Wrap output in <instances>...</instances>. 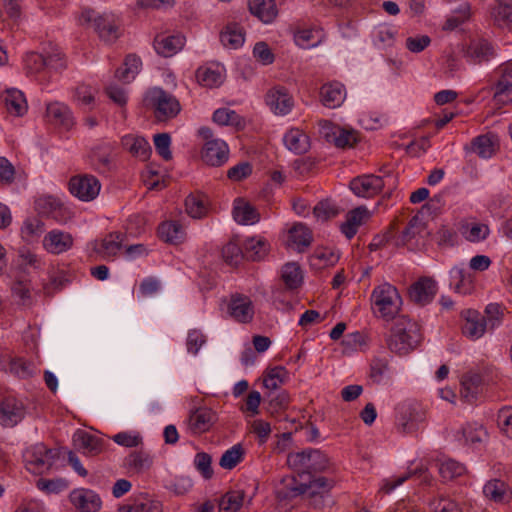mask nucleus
<instances>
[{"instance_id":"obj_19","label":"nucleus","mask_w":512,"mask_h":512,"mask_svg":"<svg viewBox=\"0 0 512 512\" xmlns=\"http://www.w3.org/2000/svg\"><path fill=\"white\" fill-rule=\"evenodd\" d=\"M185 44V37L176 35H157L154 39L156 52L163 57H171L179 52Z\"/></svg>"},{"instance_id":"obj_31","label":"nucleus","mask_w":512,"mask_h":512,"mask_svg":"<svg viewBox=\"0 0 512 512\" xmlns=\"http://www.w3.org/2000/svg\"><path fill=\"white\" fill-rule=\"evenodd\" d=\"M285 146L293 153L300 155L310 148L309 137L301 130L293 128L284 136Z\"/></svg>"},{"instance_id":"obj_47","label":"nucleus","mask_w":512,"mask_h":512,"mask_svg":"<svg viewBox=\"0 0 512 512\" xmlns=\"http://www.w3.org/2000/svg\"><path fill=\"white\" fill-rule=\"evenodd\" d=\"M185 208L189 216L200 219L207 214L204 196L191 194L185 199Z\"/></svg>"},{"instance_id":"obj_53","label":"nucleus","mask_w":512,"mask_h":512,"mask_svg":"<svg viewBox=\"0 0 512 512\" xmlns=\"http://www.w3.org/2000/svg\"><path fill=\"white\" fill-rule=\"evenodd\" d=\"M464 472L465 466L453 459H448L442 462L439 466V473L446 481L453 480L454 478L463 475Z\"/></svg>"},{"instance_id":"obj_29","label":"nucleus","mask_w":512,"mask_h":512,"mask_svg":"<svg viewBox=\"0 0 512 512\" xmlns=\"http://www.w3.org/2000/svg\"><path fill=\"white\" fill-rule=\"evenodd\" d=\"M233 217L239 224L252 225L259 221L260 214L250 203L238 198L235 200Z\"/></svg>"},{"instance_id":"obj_58","label":"nucleus","mask_w":512,"mask_h":512,"mask_svg":"<svg viewBox=\"0 0 512 512\" xmlns=\"http://www.w3.org/2000/svg\"><path fill=\"white\" fill-rule=\"evenodd\" d=\"M69 282L65 272L55 271L50 274L49 282L44 284L43 290L46 295H53L55 292L62 290Z\"/></svg>"},{"instance_id":"obj_37","label":"nucleus","mask_w":512,"mask_h":512,"mask_svg":"<svg viewBox=\"0 0 512 512\" xmlns=\"http://www.w3.org/2000/svg\"><path fill=\"white\" fill-rule=\"evenodd\" d=\"M4 102L9 113L22 116L27 111L24 94L17 89H8L5 92Z\"/></svg>"},{"instance_id":"obj_52","label":"nucleus","mask_w":512,"mask_h":512,"mask_svg":"<svg viewBox=\"0 0 512 512\" xmlns=\"http://www.w3.org/2000/svg\"><path fill=\"white\" fill-rule=\"evenodd\" d=\"M398 229V218H395L387 228V230L381 234L376 235L372 242L369 244V249L371 251H376L382 247H384L388 243H392L394 245V236L395 231Z\"/></svg>"},{"instance_id":"obj_1","label":"nucleus","mask_w":512,"mask_h":512,"mask_svg":"<svg viewBox=\"0 0 512 512\" xmlns=\"http://www.w3.org/2000/svg\"><path fill=\"white\" fill-rule=\"evenodd\" d=\"M421 339L419 325L406 316H399L386 342L391 352L406 355L418 346Z\"/></svg>"},{"instance_id":"obj_40","label":"nucleus","mask_w":512,"mask_h":512,"mask_svg":"<svg viewBox=\"0 0 512 512\" xmlns=\"http://www.w3.org/2000/svg\"><path fill=\"white\" fill-rule=\"evenodd\" d=\"M212 119L219 125L233 126L238 130H242L245 127L243 117L237 114L234 110H230L228 108H219L215 110Z\"/></svg>"},{"instance_id":"obj_59","label":"nucleus","mask_w":512,"mask_h":512,"mask_svg":"<svg viewBox=\"0 0 512 512\" xmlns=\"http://www.w3.org/2000/svg\"><path fill=\"white\" fill-rule=\"evenodd\" d=\"M286 375L287 371L284 367H274L267 372L263 384L269 390H276L284 382Z\"/></svg>"},{"instance_id":"obj_15","label":"nucleus","mask_w":512,"mask_h":512,"mask_svg":"<svg viewBox=\"0 0 512 512\" xmlns=\"http://www.w3.org/2000/svg\"><path fill=\"white\" fill-rule=\"evenodd\" d=\"M25 416V407L15 397H5L0 403V424L3 427H14Z\"/></svg>"},{"instance_id":"obj_35","label":"nucleus","mask_w":512,"mask_h":512,"mask_svg":"<svg viewBox=\"0 0 512 512\" xmlns=\"http://www.w3.org/2000/svg\"><path fill=\"white\" fill-rule=\"evenodd\" d=\"M126 466L135 473H143L150 469L153 464L152 456L143 450L131 452L125 458Z\"/></svg>"},{"instance_id":"obj_61","label":"nucleus","mask_w":512,"mask_h":512,"mask_svg":"<svg viewBox=\"0 0 512 512\" xmlns=\"http://www.w3.org/2000/svg\"><path fill=\"white\" fill-rule=\"evenodd\" d=\"M212 457L206 452H199L195 455L194 465L197 471L205 478L211 479L213 477Z\"/></svg>"},{"instance_id":"obj_50","label":"nucleus","mask_w":512,"mask_h":512,"mask_svg":"<svg viewBox=\"0 0 512 512\" xmlns=\"http://www.w3.org/2000/svg\"><path fill=\"white\" fill-rule=\"evenodd\" d=\"M243 456V447L240 444H236L223 453L220 458L219 465L224 469L231 470L241 462Z\"/></svg>"},{"instance_id":"obj_11","label":"nucleus","mask_w":512,"mask_h":512,"mask_svg":"<svg viewBox=\"0 0 512 512\" xmlns=\"http://www.w3.org/2000/svg\"><path fill=\"white\" fill-rule=\"evenodd\" d=\"M462 52L468 62L476 65L487 62L494 56L492 44L484 38L471 39Z\"/></svg>"},{"instance_id":"obj_28","label":"nucleus","mask_w":512,"mask_h":512,"mask_svg":"<svg viewBox=\"0 0 512 512\" xmlns=\"http://www.w3.org/2000/svg\"><path fill=\"white\" fill-rule=\"evenodd\" d=\"M483 493L486 498L495 503H508L511 499V491L508 485L499 479L488 481L483 487Z\"/></svg>"},{"instance_id":"obj_9","label":"nucleus","mask_w":512,"mask_h":512,"mask_svg":"<svg viewBox=\"0 0 512 512\" xmlns=\"http://www.w3.org/2000/svg\"><path fill=\"white\" fill-rule=\"evenodd\" d=\"M426 420L425 410L417 404L402 405L399 408L398 427L402 433L411 434Z\"/></svg>"},{"instance_id":"obj_55","label":"nucleus","mask_w":512,"mask_h":512,"mask_svg":"<svg viewBox=\"0 0 512 512\" xmlns=\"http://www.w3.org/2000/svg\"><path fill=\"white\" fill-rule=\"evenodd\" d=\"M196 79L202 86L213 87L221 83V74L218 70L200 67L196 71Z\"/></svg>"},{"instance_id":"obj_4","label":"nucleus","mask_w":512,"mask_h":512,"mask_svg":"<svg viewBox=\"0 0 512 512\" xmlns=\"http://www.w3.org/2000/svg\"><path fill=\"white\" fill-rule=\"evenodd\" d=\"M372 300L377 311L386 321L393 320L402 303L398 290L389 283L377 286L372 293Z\"/></svg>"},{"instance_id":"obj_18","label":"nucleus","mask_w":512,"mask_h":512,"mask_svg":"<svg viewBox=\"0 0 512 512\" xmlns=\"http://www.w3.org/2000/svg\"><path fill=\"white\" fill-rule=\"evenodd\" d=\"M228 313L240 323H249L254 315L253 303L248 296L238 293L233 294L228 304Z\"/></svg>"},{"instance_id":"obj_45","label":"nucleus","mask_w":512,"mask_h":512,"mask_svg":"<svg viewBox=\"0 0 512 512\" xmlns=\"http://www.w3.org/2000/svg\"><path fill=\"white\" fill-rule=\"evenodd\" d=\"M342 210L330 199L319 201L313 208L314 216L321 221L335 218Z\"/></svg>"},{"instance_id":"obj_12","label":"nucleus","mask_w":512,"mask_h":512,"mask_svg":"<svg viewBox=\"0 0 512 512\" xmlns=\"http://www.w3.org/2000/svg\"><path fill=\"white\" fill-rule=\"evenodd\" d=\"M69 500L79 512H98L102 506L100 496L95 491L86 488L72 490Z\"/></svg>"},{"instance_id":"obj_21","label":"nucleus","mask_w":512,"mask_h":512,"mask_svg":"<svg viewBox=\"0 0 512 512\" xmlns=\"http://www.w3.org/2000/svg\"><path fill=\"white\" fill-rule=\"evenodd\" d=\"M73 245L71 234L59 230L50 231L43 239L44 248L53 254L69 250Z\"/></svg>"},{"instance_id":"obj_39","label":"nucleus","mask_w":512,"mask_h":512,"mask_svg":"<svg viewBox=\"0 0 512 512\" xmlns=\"http://www.w3.org/2000/svg\"><path fill=\"white\" fill-rule=\"evenodd\" d=\"M493 135H480L471 142V151L475 152L479 157L487 159L492 157L496 152V142Z\"/></svg>"},{"instance_id":"obj_49","label":"nucleus","mask_w":512,"mask_h":512,"mask_svg":"<svg viewBox=\"0 0 512 512\" xmlns=\"http://www.w3.org/2000/svg\"><path fill=\"white\" fill-rule=\"evenodd\" d=\"M289 240L297 246L308 247L312 242V233L305 225L297 223L289 230Z\"/></svg>"},{"instance_id":"obj_2","label":"nucleus","mask_w":512,"mask_h":512,"mask_svg":"<svg viewBox=\"0 0 512 512\" xmlns=\"http://www.w3.org/2000/svg\"><path fill=\"white\" fill-rule=\"evenodd\" d=\"M145 105L153 110L154 117L159 122L175 118L181 111L178 99L162 88L148 90L144 98Z\"/></svg>"},{"instance_id":"obj_23","label":"nucleus","mask_w":512,"mask_h":512,"mask_svg":"<svg viewBox=\"0 0 512 512\" xmlns=\"http://www.w3.org/2000/svg\"><path fill=\"white\" fill-rule=\"evenodd\" d=\"M482 376L478 373H467L461 380V399L469 404L474 403L481 393Z\"/></svg>"},{"instance_id":"obj_5","label":"nucleus","mask_w":512,"mask_h":512,"mask_svg":"<svg viewBox=\"0 0 512 512\" xmlns=\"http://www.w3.org/2000/svg\"><path fill=\"white\" fill-rule=\"evenodd\" d=\"M23 458L29 471L42 474L50 470L58 458V453L43 443H36L24 451Z\"/></svg>"},{"instance_id":"obj_26","label":"nucleus","mask_w":512,"mask_h":512,"mask_svg":"<svg viewBox=\"0 0 512 512\" xmlns=\"http://www.w3.org/2000/svg\"><path fill=\"white\" fill-rule=\"evenodd\" d=\"M248 7L251 14L266 24L273 22L278 14L274 0H249Z\"/></svg>"},{"instance_id":"obj_63","label":"nucleus","mask_w":512,"mask_h":512,"mask_svg":"<svg viewBox=\"0 0 512 512\" xmlns=\"http://www.w3.org/2000/svg\"><path fill=\"white\" fill-rule=\"evenodd\" d=\"M433 512H462L459 505L452 499L439 497L430 502Z\"/></svg>"},{"instance_id":"obj_41","label":"nucleus","mask_w":512,"mask_h":512,"mask_svg":"<svg viewBox=\"0 0 512 512\" xmlns=\"http://www.w3.org/2000/svg\"><path fill=\"white\" fill-rule=\"evenodd\" d=\"M55 56H43L37 52H30L26 54L25 65L29 73H38L45 67H58L54 64Z\"/></svg>"},{"instance_id":"obj_20","label":"nucleus","mask_w":512,"mask_h":512,"mask_svg":"<svg viewBox=\"0 0 512 512\" xmlns=\"http://www.w3.org/2000/svg\"><path fill=\"white\" fill-rule=\"evenodd\" d=\"M487 321L485 316L476 310H467L465 313V322L462 326V332L472 340L480 338L486 331Z\"/></svg>"},{"instance_id":"obj_14","label":"nucleus","mask_w":512,"mask_h":512,"mask_svg":"<svg viewBox=\"0 0 512 512\" xmlns=\"http://www.w3.org/2000/svg\"><path fill=\"white\" fill-rule=\"evenodd\" d=\"M201 157L209 166H222L229 158L228 145L220 139L208 140L202 148Z\"/></svg>"},{"instance_id":"obj_54","label":"nucleus","mask_w":512,"mask_h":512,"mask_svg":"<svg viewBox=\"0 0 512 512\" xmlns=\"http://www.w3.org/2000/svg\"><path fill=\"white\" fill-rule=\"evenodd\" d=\"M92 160L97 169L101 171H109L112 162V150L109 146L97 147L92 151Z\"/></svg>"},{"instance_id":"obj_64","label":"nucleus","mask_w":512,"mask_h":512,"mask_svg":"<svg viewBox=\"0 0 512 512\" xmlns=\"http://www.w3.org/2000/svg\"><path fill=\"white\" fill-rule=\"evenodd\" d=\"M498 426L507 436L512 437V407H503L498 412Z\"/></svg>"},{"instance_id":"obj_8","label":"nucleus","mask_w":512,"mask_h":512,"mask_svg":"<svg viewBox=\"0 0 512 512\" xmlns=\"http://www.w3.org/2000/svg\"><path fill=\"white\" fill-rule=\"evenodd\" d=\"M101 184L99 180L88 174L73 176L69 181V190L72 195L82 201H91L95 199L100 192Z\"/></svg>"},{"instance_id":"obj_27","label":"nucleus","mask_w":512,"mask_h":512,"mask_svg":"<svg viewBox=\"0 0 512 512\" xmlns=\"http://www.w3.org/2000/svg\"><path fill=\"white\" fill-rule=\"evenodd\" d=\"M344 87L339 82H330L320 88V99L324 106L336 108L344 101Z\"/></svg>"},{"instance_id":"obj_38","label":"nucleus","mask_w":512,"mask_h":512,"mask_svg":"<svg viewBox=\"0 0 512 512\" xmlns=\"http://www.w3.org/2000/svg\"><path fill=\"white\" fill-rule=\"evenodd\" d=\"M158 235L167 243L178 244L183 241L185 233L181 224L176 221H167L160 224Z\"/></svg>"},{"instance_id":"obj_60","label":"nucleus","mask_w":512,"mask_h":512,"mask_svg":"<svg viewBox=\"0 0 512 512\" xmlns=\"http://www.w3.org/2000/svg\"><path fill=\"white\" fill-rule=\"evenodd\" d=\"M295 42L303 49L316 46L320 42V36L312 29L298 30L294 35Z\"/></svg>"},{"instance_id":"obj_34","label":"nucleus","mask_w":512,"mask_h":512,"mask_svg":"<svg viewBox=\"0 0 512 512\" xmlns=\"http://www.w3.org/2000/svg\"><path fill=\"white\" fill-rule=\"evenodd\" d=\"M122 145L133 156L138 157L143 161L147 160L151 153V146L143 137H136L131 135L124 136L122 138Z\"/></svg>"},{"instance_id":"obj_3","label":"nucleus","mask_w":512,"mask_h":512,"mask_svg":"<svg viewBox=\"0 0 512 512\" xmlns=\"http://www.w3.org/2000/svg\"><path fill=\"white\" fill-rule=\"evenodd\" d=\"M287 464L299 473L315 474L326 471L330 461L321 450L309 448L301 452L289 453Z\"/></svg>"},{"instance_id":"obj_24","label":"nucleus","mask_w":512,"mask_h":512,"mask_svg":"<svg viewBox=\"0 0 512 512\" xmlns=\"http://www.w3.org/2000/svg\"><path fill=\"white\" fill-rule=\"evenodd\" d=\"M370 213L365 206H359L347 213L346 221L341 224V232L348 238H353L358 230L368 218Z\"/></svg>"},{"instance_id":"obj_17","label":"nucleus","mask_w":512,"mask_h":512,"mask_svg":"<svg viewBox=\"0 0 512 512\" xmlns=\"http://www.w3.org/2000/svg\"><path fill=\"white\" fill-rule=\"evenodd\" d=\"M500 77L493 86V100L497 105H505L512 102V64L499 68Z\"/></svg>"},{"instance_id":"obj_33","label":"nucleus","mask_w":512,"mask_h":512,"mask_svg":"<svg viewBox=\"0 0 512 512\" xmlns=\"http://www.w3.org/2000/svg\"><path fill=\"white\" fill-rule=\"evenodd\" d=\"M487 437V432L482 425L467 423L457 431L455 438L463 444H475L482 442Z\"/></svg>"},{"instance_id":"obj_7","label":"nucleus","mask_w":512,"mask_h":512,"mask_svg":"<svg viewBox=\"0 0 512 512\" xmlns=\"http://www.w3.org/2000/svg\"><path fill=\"white\" fill-rule=\"evenodd\" d=\"M390 176L380 177L373 174L355 177L350 182V189L359 197L371 198L382 191Z\"/></svg>"},{"instance_id":"obj_62","label":"nucleus","mask_w":512,"mask_h":512,"mask_svg":"<svg viewBox=\"0 0 512 512\" xmlns=\"http://www.w3.org/2000/svg\"><path fill=\"white\" fill-rule=\"evenodd\" d=\"M12 293L18 298L19 304L24 306L31 304V285L28 281H16L12 286Z\"/></svg>"},{"instance_id":"obj_25","label":"nucleus","mask_w":512,"mask_h":512,"mask_svg":"<svg viewBox=\"0 0 512 512\" xmlns=\"http://www.w3.org/2000/svg\"><path fill=\"white\" fill-rule=\"evenodd\" d=\"M215 413L206 407L192 411L189 417V428L195 434H201L210 429L215 421Z\"/></svg>"},{"instance_id":"obj_57","label":"nucleus","mask_w":512,"mask_h":512,"mask_svg":"<svg viewBox=\"0 0 512 512\" xmlns=\"http://www.w3.org/2000/svg\"><path fill=\"white\" fill-rule=\"evenodd\" d=\"M491 17L495 25L499 27H509L512 25V6L496 4L492 8Z\"/></svg>"},{"instance_id":"obj_10","label":"nucleus","mask_w":512,"mask_h":512,"mask_svg":"<svg viewBox=\"0 0 512 512\" xmlns=\"http://www.w3.org/2000/svg\"><path fill=\"white\" fill-rule=\"evenodd\" d=\"M438 291L437 282L429 276L420 277L409 289L410 299L421 306L429 304Z\"/></svg>"},{"instance_id":"obj_44","label":"nucleus","mask_w":512,"mask_h":512,"mask_svg":"<svg viewBox=\"0 0 512 512\" xmlns=\"http://www.w3.org/2000/svg\"><path fill=\"white\" fill-rule=\"evenodd\" d=\"M79 446L90 456H95L103 450V440L95 435L81 431L77 434Z\"/></svg>"},{"instance_id":"obj_30","label":"nucleus","mask_w":512,"mask_h":512,"mask_svg":"<svg viewBox=\"0 0 512 512\" xmlns=\"http://www.w3.org/2000/svg\"><path fill=\"white\" fill-rule=\"evenodd\" d=\"M220 40L225 47L237 49L245 40V31L238 23H228L220 34Z\"/></svg>"},{"instance_id":"obj_32","label":"nucleus","mask_w":512,"mask_h":512,"mask_svg":"<svg viewBox=\"0 0 512 512\" xmlns=\"http://www.w3.org/2000/svg\"><path fill=\"white\" fill-rule=\"evenodd\" d=\"M46 114L48 120L55 125H61L66 129L73 126L74 121L69 108L61 103H51L47 106Z\"/></svg>"},{"instance_id":"obj_56","label":"nucleus","mask_w":512,"mask_h":512,"mask_svg":"<svg viewBox=\"0 0 512 512\" xmlns=\"http://www.w3.org/2000/svg\"><path fill=\"white\" fill-rule=\"evenodd\" d=\"M339 259V256L332 251L321 249L316 250L310 257V264L317 268L333 266Z\"/></svg>"},{"instance_id":"obj_22","label":"nucleus","mask_w":512,"mask_h":512,"mask_svg":"<svg viewBox=\"0 0 512 512\" xmlns=\"http://www.w3.org/2000/svg\"><path fill=\"white\" fill-rule=\"evenodd\" d=\"M124 237L120 232L110 233L100 242L95 241L93 250L103 258L115 257L122 248Z\"/></svg>"},{"instance_id":"obj_46","label":"nucleus","mask_w":512,"mask_h":512,"mask_svg":"<svg viewBox=\"0 0 512 512\" xmlns=\"http://www.w3.org/2000/svg\"><path fill=\"white\" fill-rule=\"evenodd\" d=\"M359 141V133L355 130L336 128L333 132V142L338 148H351Z\"/></svg>"},{"instance_id":"obj_51","label":"nucleus","mask_w":512,"mask_h":512,"mask_svg":"<svg viewBox=\"0 0 512 512\" xmlns=\"http://www.w3.org/2000/svg\"><path fill=\"white\" fill-rule=\"evenodd\" d=\"M222 257L227 264L236 266L245 258L244 248L242 249L236 240H231L223 247Z\"/></svg>"},{"instance_id":"obj_6","label":"nucleus","mask_w":512,"mask_h":512,"mask_svg":"<svg viewBox=\"0 0 512 512\" xmlns=\"http://www.w3.org/2000/svg\"><path fill=\"white\" fill-rule=\"evenodd\" d=\"M79 22L81 24L92 23L95 32L105 42L113 43L120 36L119 26L113 19L97 16L96 12L92 9H84L79 17Z\"/></svg>"},{"instance_id":"obj_43","label":"nucleus","mask_w":512,"mask_h":512,"mask_svg":"<svg viewBox=\"0 0 512 512\" xmlns=\"http://www.w3.org/2000/svg\"><path fill=\"white\" fill-rule=\"evenodd\" d=\"M245 492L234 490L227 492L219 503L220 512H237L243 505Z\"/></svg>"},{"instance_id":"obj_16","label":"nucleus","mask_w":512,"mask_h":512,"mask_svg":"<svg viewBox=\"0 0 512 512\" xmlns=\"http://www.w3.org/2000/svg\"><path fill=\"white\" fill-rule=\"evenodd\" d=\"M425 229L426 225L422 219L418 215L413 216L401 232H398L399 228L395 231L394 246H407L410 250H413V241L416 240L417 236L424 232Z\"/></svg>"},{"instance_id":"obj_48","label":"nucleus","mask_w":512,"mask_h":512,"mask_svg":"<svg viewBox=\"0 0 512 512\" xmlns=\"http://www.w3.org/2000/svg\"><path fill=\"white\" fill-rule=\"evenodd\" d=\"M268 399L267 411L272 416L285 411L290 403V396L286 391H281L279 393L270 392L268 394Z\"/></svg>"},{"instance_id":"obj_13","label":"nucleus","mask_w":512,"mask_h":512,"mask_svg":"<svg viewBox=\"0 0 512 512\" xmlns=\"http://www.w3.org/2000/svg\"><path fill=\"white\" fill-rule=\"evenodd\" d=\"M266 104L276 115H286L292 110L294 100L287 88L275 86L267 92Z\"/></svg>"},{"instance_id":"obj_42","label":"nucleus","mask_w":512,"mask_h":512,"mask_svg":"<svg viewBox=\"0 0 512 512\" xmlns=\"http://www.w3.org/2000/svg\"><path fill=\"white\" fill-rule=\"evenodd\" d=\"M281 278L286 288L290 290L297 289L303 280L300 266L296 262L286 263L282 267Z\"/></svg>"},{"instance_id":"obj_36","label":"nucleus","mask_w":512,"mask_h":512,"mask_svg":"<svg viewBox=\"0 0 512 512\" xmlns=\"http://www.w3.org/2000/svg\"><path fill=\"white\" fill-rule=\"evenodd\" d=\"M269 251V244L263 238H249L244 242L245 258L251 261L263 259Z\"/></svg>"}]
</instances>
